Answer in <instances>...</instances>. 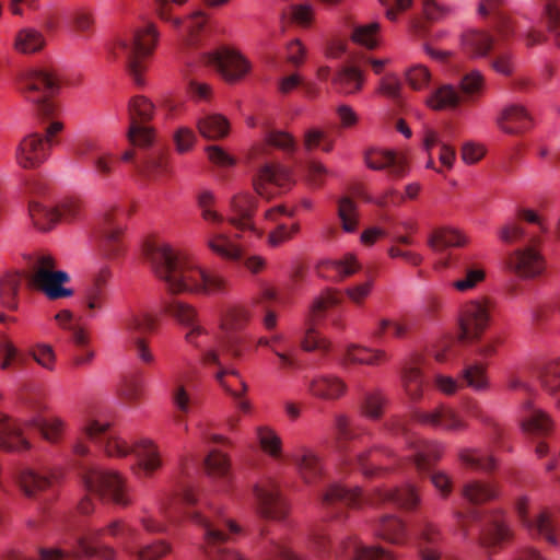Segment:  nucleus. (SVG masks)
Wrapping results in <instances>:
<instances>
[{"label": "nucleus", "instance_id": "f257e3e1", "mask_svg": "<svg viewBox=\"0 0 560 560\" xmlns=\"http://www.w3.org/2000/svg\"><path fill=\"white\" fill-rule=\"evenodd\" d=\"M186 513L203 529L205 552L209 560H246L240 553L222 546L231 534L241 533V528L233 521L225 518L219 508L209 506L208 514ZM329 544L325 528L318 526L307 536L304 552L293 551L287 538L272 539L265 547L262 560H312L314 557L325 556L329 550Z\"/></svg>", "mask_w": 560, "mask_h": 560}, {"label": "nucleus", "instance_id": "f03ea898", "mask_svg": "<svg viewBox=\"0 0 560 560\" xmlns=\"http://www.w3.org/2000/svg\"><path fill=\"white\" fill-rule=\"evenodd\" d=\"M143 255L170 293L223 294L228 290V281L223 276L201 269L164 242L147 241Z\"/></svg>", "mask_w": 560, "mask_h": 560}, {"label": "nucleus", "instance_id": "7ed1b4c3", "mask_svg": "<svg viewBox=\"0 0 560 560\" xmlns=\"http://www.w3.org/2000/svg\"><path fill=\"white\" fill-rule=\"evenodd\" d=\"M200 217L207 224L206 243L214 254L226 260L241 257V246L221 228L228 222L240 232H252L260 235L253 222L257 200L249 194H237L230 199V213L223 215L215 209V196L210 190H201L197 195Z\"/></svg>", "mask_w": 560, "mask_h": 560}, {"label": "nucleus", "instance_id": "20e7f679", "mask_svg": "<svg viewBox=\"0 0 560 560\" xmlns=\"http://www.w3.org/2000/svg\"><path fill=\"white\" fill-rule=\"evenodd\" d=\"M26 287L43 293L48 300L57 301L73 296L74 290L67 288L70 276L63 270L56 269V262L50 255H39L30 261L24 277L20 272H8L0 278V303L10 311L19 307V292L22 280Z\"/></svg>", "mask_w": 560, "mask_h": 560}, {"label": "nucleus", "instance_id": "39448f33", "mask_svg": "<svg viewBox=\"0 0 560 560\" xmlns=\"http://www.w3.org/2000/svg\"><path fill=\"white\" fill-rule=\"evenodd\" d=\"M249 320V313L242 307L230 308L222 315L220 328L223 336L220 339V350L206 349L201 351L200 360L209 369L219 385L235 398H241L247 386L231 361L241 358L242 351L237 340L231 335L242 329Z\"/></svg>", "mask_w": 560, "mask_h": 560}, {"label": "nucleus", "instance_id": "423d86ee", "mask_svg": "<svg viewBox=\"0 0 560 560\" xmlns=\"http://www.w3.org/2000/svg\"><path fill=\"white\" fill-rule=\"evenodd\" d=\"M137 530L121 520H115L103 528H89L77 536L68 547L43 548L39 551L40 560H78L82 556H97L103 560H114L115 550L101 546V538L108 535L121 540L126 548L133 541Z\"/></svg>", "mask_w": 560, "mask_h": 560}, {"label": "nucleus", "instance_id": "0eeeda50", "mask_svg": "<svg viewBox=\"0 0 560 560\" xmlns=\"http://www.w3.org/2000/svg\"><path fill=\"white\" fill-rule=\"evenodd\" d=\"M84 434L97 443L109 457H125L133 454L137 459L136 474L151 477L162 466L158 446L150 440H140L130 447L115 431L109 422L91 420L83 427Z\"/></svg>", "mask_w": 560, "mask_h": 560}, {"label": "nucleus", "instance_id": "6e6552de", "mask_svg": "<svg viewBox=\"0 0 560 560\" xmlns=\"http://www.w3.org/2000/svg\"><path fill=\"white\" fill-rule=\"evenodd\" d=\"M159 33L153 23L147 22L132 33L120 38L113 49L115 58L125 60L126 69L135 84H144L142 73L145 69V59L153 52Z\"/></svg>", "mask_w": 560, "mask_h": 560}, {"label": "nucleus", "instance_id": "1a4fd4ad", "mask_svg": "<svg viewBox=\"0 0 560 560\" xmlns=\"http://www.w3.org/2000/svg\"><path fill=\"white\" fill-rule=\"evenodd\" d=\"M80 471L89 493L124 508L132 503L129 487L118 472L106 470L94 464L82 465Z\"/></svg>", "mask_w": 560, "mask_h": 560}, {"label": "nucleus", "instance_id": "9d476101", "mask_svg": "<svg viewBox=\"0 0 560 560\" xmlns=\"http://www.w3.org/2000/svg\"><path fill=\"white\" fill-rule=\"evenodd\" d=\"M62 129L63 124L54 120L45 128V135L31 132L24 136L14 151L16 164L24 170L40 166L49 158L51 148L57 143L55 137Z\"/></svg>", "mask_w": 560, "mask_h": 560}, {"label": "nucleus", "instance_id": "9b49d317", "mask_svg": "<svg viewBox=\"0 0 560 560\" xmlns=\"http://www.w3.org/2000/svg\"><path fill=\"white\" fill-rule=\"evenodd\" d=\"M22 90L32 102L39 115L50 117L55 114L56 104L51 96L58 91L59 83L54 73L47 69H33L22 77Z\"/></svg>", "mask_w": 560, "mask_h": 560}, {"label": "nucleus", "instance_id": "f8f14e48", "mask_svg": "<svg viewBox=\"0 0 560 560\" xmlns=\"http://www.w3.org/2000/svg\"><path fill=\"white\" fill-rule=\"evenodd\" d=\"M516 512L529 535L545 539L551 545L560 541V506L552 509H539L530 513L526 498L516 502Z\"/></svg>", "mask_w": 560, "mask_h": 560}, {"label": "nucleus", "instance_id": "ddd939ff", "mask_svg": "<svg viewBox=\"0 0 560 560\" xmlns=\"http://www.w3.org/2000/svg\"><path fill=\"white\" fill-rule=\"evenodd\" d=\"M539 236L533 234L525 246L512 250L505 258V268L523 280L541 277L546 270V259L538 248Z\"/></svg>", "mask_w": 560, "mask_h": 560}, {"label": "nucleus", "instance_id": "4468645a", "mask_svg": "<svg viewBox=\"0 0 560 560\" xmlns=\"http://www.w3.org/2000/svg\"><path fill=\"white\" fill-rule=\"evenodd\" d=\"M490 301L488 299L472 300L463 305L459 317V340L472 342L478 340L490 323Z\"/></svg>", "mask_w": 560, "mask_h": 560}, {"label": "nucleus", "instance_id": "2eb2a0df", "mask_svg": "<svg viewBox=\"0 0 560 560\" xmlns=\"http://www.w3.org/2000/svg\"><path fill=\"white\" fill-rule=\"evenodd\" d=\"M340 303V298L337 291L326 290L318 296L312 304L310 313L305 323V331L301 340V347L305 351L313 350H328V342L325 338L320 337L316 331V322L322 318L325 312Z\"/></svg>", "mask_w": 560, "mask_h": 560}, {"label": "nucleus", "instance_id": "dca6fc26", "mask_svg": "<svg viewBox=\"0 0 560 560\" xmlns=\"http://www.w3.org/2000/svg\"><path fill=\"white\" fill-rule=\"evenodd\" d=\"M130 125L128 138L138 147H148L153 142V130L147 122L153 117L154 106L144 96H135L128 105Z\"/></svg>", "mask_w": 560, "mask_h": 560}, {"label": "nucleus", "instance_id": "f3484780", "mask_svg": "<svg viewBox=\"0 0 560 560\" xmlns=\"http://www.w3.org/2000/svg\"><path fill=\"white\" fill-rule=\"evenodd\" d=\"M415 539L420 560H459L455 556L442 552L441 528L429 520H422L416 525Z\"/></svg>", "mask_w": 560, "mask_h": 560}, {"label": "nucleus", "instance_id": "a211bd4d", "mask_svg": "<svg viewBox=\"0 0 560 560\" xmlns=\"http://www.w3.org/2000/svg\"><path fill=\"white\" fill-rule=\"evenodd\" d=\"M166 312L184 328L187 343L201 349L200 339L208 336V330L200 324L197 310L183 301L173 300L166 305Z\"/></svg>", "mask_w": 560, "mask_h": 560}, {"label": "nucleus", "instance_id": "6ab92c4d", "mask_svg": "<svg viewBox=\"0 0 560 560\" xmlns=\"http://www.w3.org/2000/svg\"><path fill=\"white\" fill-rule=\"evenodd\" d=\"M413 420L443 431L456 433L468 428L467 421L451 406L441 404L432 410H415Z\"/></svg>", "mask_w": 560, "mask_h": 560}, {"label": "nucleus", "instance_id": "aec40b11", "mask_svg": "<svg viewBox=\"0 0 560 560\" xmlns=\"http://www.w3.org/2000/svg\"><path fill=\"white\" fill-rule=\"evenodd\" d=\"M203 62L215 69L226 81L233 82L244 77L249 70L248 61L238 52L218 49L207 52Z\"/></svg>", "mask_w": 560, "mask_h": 560}, {"label": "nucleus", "instance_id": "412c9836", "mask_svg": "<svg viewBox=\"0 0 560 560\" xmlns=\"http://www.w3.org/2000/svg\"><path fill=\"white\" fill-rule=\"evenodd\" d=\"M290 172L279 163H267L260 167L254 179L255 191L265 199H271L281 189L291 185Z\"/></svg>", "mask_w": 560, "mask_h": 560}, {"label": "nucleus", "instance_id": "4be33fe9", "mask_svg": "<svg viewBox=\"0 0 560 560\" xmlns=\"http://www.w3.org/2000/svg\"><path fill=\"white\" fill-rule=\"evenodd\" d=\"M124 225L117 220L115 210L104 213L97 228V242L101 253L107 258L118 257L124 247L121 235Z\"/></svg>", "mask_w": 560, "mask_h": 560}, {"label": "nucleus", "instance_id": "5701e85b", "mask_svg": "<svg viewBox=\"0 0 560 560\" xmlns=\"http://www.w3.org/2000/svg\"><path fill=\"white\" fill-rule=\"evenodd\" d=\"M124 162H133L138 172L152 180H159L167 174V162L162 149L135 153L127 150L121 154Z\"/></svg>", "mask_w": 560, "mask_h": 560}, {"label": "nucleus", "instance_id": "b1692460", "mask_svg": "<svg viewBox=\"0 0 560 560\" xmlns=\"http://www.w3.org/2000/svg\"><path fill=\"white\" fill-rule=\"evenodd\" d=\"M112 276L108 266H103L96 273L93 283L89 284L82 295L81 305L86 318H95L106 305L105 285Z\"/></svg>", "mask_w": 560, "mask_h": 560}, {"label": "nucleus", "instance_id": "393cba45", "mask_svg": "<svg viewBox=\"0 0 560 560\" xmlns=\"http://www.w3.org/2000/svg\"><path fill=\"white\" fill-rule=\"evenodd\" d=\"M364 162L373 171H387L388 176L394 179L402 178L408 172L406 158L389 150H366Z\"/></svg>", "mask_w": 560, "mask_h": 560}, {"label": "nucleus", "instance_id": "a878e982", "mask_svg": "<svg viewBox=\"0 0 560 560\" xmlns=\"http://www.w3.org/2000/svg\"><path fill=\"white\" fill-rule=\"evenodd\" d=\"M258 513L265 518L280 520L285 515V505L272 480H266L254 488Z\"/></svg>", "mask_w": 560, "mask_h": 560}, {"label": "nucleus", "instance_id": "bb28decb", "mask_svg": "<svg viewBox=\"0 0 560 560\" xmlns=\"http://www.w3.org/2000/svg\"><path fill=\"white\" fill-rule=\"evenodd\" d=\"M364 501L359 488H350L341 483H332L322 497V504L332 517L338 518V509L355 508Z\"/></svg>", "mask_w": 560, "mask_h": 560}, {"label": "nucleus", "instance_id": "cd10ccee", "mask_svg": "<svg viewBox=\"0 0 560 560\" xmlns=\"http://www.w3.org/2000/svg\"><path fill=\"white\" fill-rule=\"evenodd\" d=\"M408 444L412 451L411 464L421 474L430 472L432 465L441 458L443 453L442 445L436 441L408 436Z\"/></svg>", "mask_w": 560, "mask_h": 560}, {"label": "nucleus", "instance_id": "c85d7f7f", "mask_svg": "<svg viewBox=\"0 0 560 560\" xmlns=\"http://www.w3.org/2000/svg\"><path fill=\"white\" fill-rule=\"evenodd\" d=\"M372 505H392L412 509L419 502V495L413 486L407 485L396 489H377L368 499Z\"/></svg>", "mask_w": 560, "mask_h": 560}, {"label": "nucleus", "instance_id": "c756f323", "mask_svg": "<svg viewBox=\"0 0 560 560\" xmlns=\"http://www.w3.org/2000/svg\"><path fill=\"white\" fill-rule=\"evenodd\" d=\"M497 124L502 131L517 135L529 129L533 125V119L523 105L511 104L501 110Z\"/></svg>", "mask_w": 560, "mask_h": 560}, {"label": "nucleus", "instance_id": "7c9ffc66", "mask_svg": "<svg viewBox=\"0 0 560 560\" xmlns=\"http://www.w3.org/2000/svg\"><path fill=\"white\" fill-rule=\"evenodd\" d=\"M291 462L296 467L300 477L306 483H315L324 474L319 456L310 448L301 447L296 450L291 455Z\"/></svg>", "mask_w": 560, "mask_h": 560}, {"label": "nucleus", "instance_id": "2f4dec72", "mask_svg": "<svg viewBox=\"0 0 560 560\" xmlns=\"http://www.w3.org/2000/svg\"><path fill=\"white\" fill-rule=\"evenodd\" d=\"M463 50L474 58L487 57L494 45V37L487 31L469 30L462 35Z\"/></svg>", "mask_w": 560, "mask_h": 560}, {"label": "nucleus", "instance_id": "473e14b6", "mask_svg": "<svg viewBox=\"0 0 560 560\" xmlns=\"http://www.w3.org/2000/svg\"><path fill=\"white\" fill-rule=\"evenodd\" d=\"M521 424L525 432L542 435L551 430V420L547 413L536 408L530 400L523 404Z\"/></svg>", "mask_w": 560, "mask_h": 560}, {"label": "nucleus", "instance_id": "72a5a7b5", "mask_svg": "<svg viewBox=\"0 0 560 560\" xmlns=\"http://www.w3.org/2000/svg\"><path fill=\"white\" fill-rule=\"evenodd\" d=\"M460 276L451 283V287L460 293L475 290L486 279L483 265L464 260L459 266Z\"/></svg>", "mask_w": 560, "mask_h": 560}, {"label": "nucleus", "instance_id": "f704fd0d", "mask_svg": "<svg viewBox=\"0 0 560 560\" xmlns=\"http://www.w3.org/2000/svg\"><path fill=\"white\" fill-rule=\"evenodd\" d=\"M346 388V383L332 375H318L308 383L311 395L326 400L340 398L345 394Z\"/></svg>", "mask_w": 560, "mask_h": 560}, {"label": "nucleus", "instance_id": "c9c22d12", "mask_svg": "<svg viewBox=\"0 0 560 560\" xmlns=\"http://www.w3.org/2000/svg\"><path fill=\"white\" fill-rule=\"evenodd\" d=\"M340 552L351 560H396L393 553L383 548L363 546L352 537L341 541Z\"/></svg>", "mask_w": 560, "mask_h": 560}, {"label": "nucleus", "instance_id": "e433bc0d", "mask_svg": "<svg viewBox=\"0 0 560 560\" xmlns=\"http://www.w3.org/2000/svg\"><path fill=\"white\" fill-rule=\"evenodd\" d=\"M332 83L339 93L352 95L363 88L364 73L353 65L343 66L335 74Z\"/></svg>", "mask_w": 560, "mask_h": 560}, {"label": "nucleus", "instance_id": "4c0bfd02", "mask_svg": "<svg viewBox=\"0 0 560 560\" xmlns=\"http://www.w3.org/2000/svg\"><path fill=\"white\" fill-rule=\"evenodd\" d=\"M387 353L378 349H370L357 345H350L345 349L342 363H359L378 365L387 361Z\"/></svg>", "mask_w": 560, "mask_h": 560}, {"label": "nucleus", "instance_id": "58836bf2", "mask_svg": "<svg viewBox=\"0 0 560 560\" xmlns=\"http://www.w3.org/2000/svg\"><path fill=\"white\" fill-rule=\"evenodd\" d=\"M199 133L208 140H220L229 135L230 122L220 114H206L197 120Z\"/></svg>", "mask_w": 560, "mask_h": 560}, {"label": "nucleus", "instance_id": "ea45409f", "mask_svg": "<svg viewBox=\"0 0 560 560\" xmlns=\"http://www.w3.org/2000/svg\"><path fill=\"white\" fill-rule=\"evenodd\" d=\"M402 383L406 393L412 400H418L423 392V376L421 372V359L415 358L402 370Z\"/></svg>", "mask_w": 560, "mask_h": 560}, {"label": "nucleus", "instance_id": "a19ab883", "mask_svg": "<svg viewBox=\"0 0 560 560\" xmlns=\"http://www.w3.org/2000/svg\"><path fill=\"white\" fill-rule=\"evenodd\" d=\"M375 533L395 545H402L407 540L406 525L399 518L392 515L383 516L377 522Z\"/></svg>", "mask_w": 560, "mask_h": 560}, {"label": "nucleus", "instance_id": "79ce46f5", "mask_svg": "<svg viewBox=\"0 0 560 560\" xmlns=\"http://www.w3.org/2000/svg\"><path fill=\"white\" fill-rule=\"evenodd\" d=\"M46 45L44 34L34 27L21 28L14 36L13 47L21 54H35Z\"/></svg>", "mask_w": 560, "mask_h": 560}, {"label": "nucleus", "instance_id": "37998d69", "mask_svg": "<svg viewBox=\"0 0 560 560\" xmlns=\"http://www.w3.org/2000/svg\"><path fill=\"white\" fill-rule=\"evenodd\" d=\"M155 319L148 313L131 312L121 319V327L127 335V340L132 336L142 337L143 334L154 329Z\"/></svg>", "mask_w": 560, "mask_h": 560}, {"label": "nucleus", "instance_id": "c03bdc74", "mask_svg": "<svg viewBox=\"0 0 560 560\" xmlns=\"http://www.w3.org/2000/svg\"><path fill=\"white\" fill-rule=\"evenodd\" d=\"M14 477L27 497H33L36 492L43 491L51 485V479L48 476L28 468L20 469Z\"/></svg>", "mask_w": 560, "mask_h": 560}, {"label": "nucleus", "instance_id": "a18cd8bd", "mask_svg": "<svg viewBox=\"0 0 560 560\" xmlns=\"http://www.w3.org/2000/svg\"><path fill=\"white\" fill-rule=\"evenodd\" d=\"M423 145H424V149L428 152V154H430V152L434 145H440V152H439L440 163L447 170H451L453 167L455 156H456L455 149L453 147H451L450 144L445 143L435 130L428 129L425 131L424 138H423Z\"/></svg>", "mask_w": 560, "mask_h": 560}, {"label": "nucleus", "instance_id": "49530a36", "mask_svg": "<svg viewBox=\"0 0 560 560\" xmlns=\"http://www.w3.org/2000/svg\"><path fill=\"white\" fill-rule=\"evenodd\" d=\"M117 396L126 407H137L143 396L141 380L136 376L125 377L117 387Z\"/></svg>", "mask_w": 560, "mask_h": 560}, {"label": "nucleus", "instance_id": "de8ad7c7", "mask_svg": "<svg viewBox=\"0 0 560 560\" xmlns=\"http://www.w3.org/2000/svg\"><path fill=\"white\" fill-rule=\"evenodd\" d=\"M460 378L466 386L476 392H483L489 387L487 365L480 362L466 364L460 372Z\"/></svg>", "mask_w": 560, "mask_h": 560}, {"label": "nucleus", "instance_id": "09e8293b", "mask_svg": "<svg viewBox=\"0 0 560 560\" xmlns=\"http://www.w3.org/2000/svg\"><path fill=\"white\" fill-rule=\"evenodd\" d=\"M511 530L503 518L490 521L481 530V542L487 547H495L511 538Z\"/></svg>", "mask_w": 560, "mask_h": 560}, {"label": "nucleus", "instance_id": "8fccbe9b", "mask_svg": "<svg viewBox=\"0 0 560 560\" xmlns=\"http://www.w3.org/2000/svg\"><path fill=\"white\" fill-rule=\"evenodd\" d=\"M197 498L191 489H185L180 494L170 497L160 504L161 513L171 521H177V515L183 508L194 505Z\"/></svg>", "mask_w": 560, "mask_h": 560}, {"label": "nucleus", "instance_id": "3c124183", "mask_svg": "<svg viewBox=\"0 0 560 560\" xmlns=\"http://www.w3.org/2000/svg\"><path fill=\"white\" fill-rule=\"evenodd\" d=\"M467 240L458 231L441 228L432 232L429 237L428 244L434 250H443L452 246H463Z\"/></svg>", "mask_w": 560, "mask_h": 560}, {"label": "nucleus", "instance_id": "603ef678", "mask_svg": "<svg viewBox=\"0 0 560 560\" xmlns=\"http://www.w3.org/2000/svg\"><path fill=\"white\" fill-rule=\"evenodd\" d=\"M28 211L34 225L42 231L50 230L58 222V212L55 207L31 201Z\"/></svg>", "mask_w": 560, "mask_h": 560}, {"label": "nucleus", "instance_id": "864d4df0", "mask_svg": "<svg viewBox=\"0 0 560 560\" xmlns=\"http://www.w3.org/2000/svg\"><path fill=\"white\" fill-rule=\"evenodd\" d=\"M459 460L471 469L490 472L495 467V459L479 450L465 448L458 454Z\"/></svg>", "mask_w": 560, "mask_h": 560}, {"label": "nucleus", "instance_id": "5fc2aeb1", "mask_svg": "<svg viewBox=\"0 0 560 560\" xmlns=\"http://www.w3.org/2000/svg\"><path fill=\"white\" fill-rule=\"evenodd\" d=\"M338 218L341 228L346 233H354L358 229V207L350 197H342L338 200Z\"/></svg>", "mask_w": 560, "mask_h": 560}, {"label": "nucleus", "instance_id": "6e6d98bb", "mask_svg": "<svg viewBox=\"0 0 560 560\" xmlns=\"http://www.w3.org/2000/svg\"><path fill=\"white\" fill-rule=\"evenodd\" d=\"M427 102L435 110L455 108L460 103V95L452 85H443Z\"/></svg>", "mask_w": 560, "mask_h": 560}, {"label": "nucleus", "instance_id": "4d7b16f0", "mask_svg": "<svg viewBox=\"0 0 560 560\" xmlns=\"http://www.w3.org/2000/svg\"><path fill=\"white\" fill-rule=\"evenodd\" d=\"M24 425L35 428L48 442L56 443L65 429V423L59 418L33 419L25 422Z\"/></svg>", "mask_w": 560, "mask_h": 560}, {"label": "nucleus", "instance_id": "13d9d810", "mask_svg": "<svg viewBox=\"0 0 560 560\" xmlns=\"http://www.w3.org/2000/svg\"><path fill=\"white\" fill-rule=\"evenodd\" d=\"M360 264L352 254H347L341 259L327 260L320 265V268L327 271H334L338 280H342L354 275L360 269Z\"/></svg>", "mask_w": 560, "mask_h": 560}, {"label": "nucleus", "instance_id": "bf43d9fd", "mask_svg": "<svg viewBox=\"0 0 560 560\" xmlns=\"http://www.w3.org/2000/svg\"><path fill=\"white\" fill-rule=\"evenodd\" d=\"M538 378L544 387L550 394L560 390V358L546 363L538 371Z\"/></svg>", "mask_w": 560, "mask_h": 560}, {"label": "nucleus", "instance_id": "052dcab7", "mask_svg": "<svg viewBox=\"0 0 560 560\" xmlns=\"http://www.w3.org/2000/svg\"><path fill=\"white\" fill-rule=\"evenodd\" d=\"M463 497L470 503L479 504L497 497V490L481 481H471L465 485Z\"/></svg>", "mask_w": 560, "mask_h": 560}, {"label": "nucleus", "instance_id": "680f3d73", "mask_svg": "<svg viewBox=\"0 0 560 560\" xmlns=\"http://www.w3.org/2000/svg\"><path fill=\"white\" fill-rule=\"evenodd\" d=\"M381 452L378 450H371L358 454L357 457L349 463L353 468L360 470L366 477H373L380 469L382 463L380 460Z\"/></svg>", "mask_w": 560, "mask_h": 560}, {"label": "nucleus", "instance_id": "e2e57ef3", "mask_svg": "<svg viewBox=\"0 0 560 560\" xmlns=\"http://www.w3.org/2000/svg\"><path fill=\"white\" fill-rule=\"evenodd\" d=\"M171 545L164 540H159L154 544L143 546L139 549L127 547V552L131 557H135L137 560H159L168 552H171Z\"/></svg>", "mask_w": 560, "mask_h": 560}, {"label": "nucleus", "instance_id": "0e129e2a", "mask_svg": "<svg viewBox=\"0 0 560 560\" xmlns=\"http://www.w3.org/2000/svg\"><path fill=\"white\" fill-rule=\"evenodd\" d=\"M91 164L94 173L102 179H107L112 176L117 165V159L108 151L101 150L95 154Z\"/></svg>", "mask_w": 560, "mask_h": 560}, {"label": "nucleus", "instance_id": "69168bd1", "mask_svg": "<svg viewBox=\"0 0 560 560\" xmlns=\"http://www.w3.org/2000/svg\"><path fill=\"white\" fill-rule=\"evenodd\" d=\"M380 30V24L377 22H371L365 25H359L354 27L352 32V39L369 48L373 49L377 46V33Z\"/></svg>", "mask_w": 560, "mask_h": 560}, {"label": "nucleus", "instance_id": "338daca9", "mask_svg": "<svg viewBox=\"0 0 560 560\" xmlns=\"http://www.w3.org/2000/svg\"><path fill=\"white\" fill-rule=\"evenodd\" d=\"M544 19L553 43L560 47V4L548 2L545 5Z\"/></svg>", "mask_w": 560, "mask_h": 560}, {"label": "nucleus", "instance_id": "774afa93", "mask_svg": "<svg viewBox=\"0 0 560 560\" xmlns=\"http://www.w3.org/2000/svg\"><path fill=\"white\" fill-rule=\"evenodd\" d=\"M384 405L385 399L378 392H366L361 399L362 412L374 420L382 416Z\"/></svg>", "mask_w": 560, "mask_h": 560}]
</instances>
